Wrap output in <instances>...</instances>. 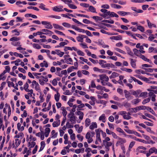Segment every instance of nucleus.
Listing matches in <instances>:
<instances>
[{
  "label": "nucleus",
  "instance_id": "nucleus-1",
  "mask_svg": "<svg viewBox=\"0 0 157 157\" xmlns=\"http://www.w3.org/2000/svg\"><path fill=\"white\" fill-rule=\"evenodd\" d=\"M96 133V140L95 141V144H98V142L101 143V140L100 137V130L99 129L95 130Z\"/></svg>",
  "mask_w": 157,
  "mask_h": 157
},
{
  "label": "nucleus",
  "instance_id": "nucleus-2",
  "mask_svg": "<svg viewBox=\"0 0 157 157\" xmlns=\"http://www.w3.org/2000/svg\"><path fill=\"white\" fill-rule=\"evenodd\" d=\"M100 11L103 13L102 15H100L101 16L103 17L104 18H107L108 16H110V12L109 11H108L107 10L105 9H101L100 10Z\"/></svg>",
  "mask_w": 157,
  "mask_h": 157
},
{
  "label": "nucleus",
  "instance_id": "nucleus-3",
  "mask_svg": "<svg viewBox=\"0 0 157 157\" xmlns=\"http://www.w3.org/2000/svg\"><path fill=\"white\" fill-rule=\"evenodd\" d=\"M31 86L33 88L34 86L35 90L38 92L40 91V87L38 83L36 82V81L33 80V81Z\"/></svg>",
  "mask_w": 157,
  "mask_h": 157
},
{
  "label": "nucleus",
  "instance_id": "nucleus-4",
  "mask_svg": "<svg viewBox=\"0 0 157 157\" xmlns=\"http://www.w3.org/2000/svg\"><path fill=\"white\" fill-rule=\"evenodd\" d=\"M117 140H118L117 141L116 144V146L117 147L120 145H122L123 144L126 142V140L125 139L121 138L120 137Z\"/></svg>",
  "mask_w": 157,
  "mask_h": 157
},
{
  "label": "nucleus",
  "instance_id": "nucleus-5",
  "mask_svg": "<svg viewBox=\"0 0 157 157\" xmlns=\"http://www.w3.org/2000/svg\"><path fill=\"white\" fill-rule=\"evenodd\" d=\"M41 24L44 25H45V28L48 29H52L53 28V26L51 25V23L47 21H42Z\"/></svg>",
  "mask_w": 157,
  "mask_h": 157
},
{
  "label": "nucleus",
  "instance_id": "nucleus-6",
  "mask_svg": "<svg viewBox=\"0 0 157 157\" xmlns=\"http://www.w3.org/2000/svg\"><path fill=\"white\" fill-rule=\"evenodd\" d=\"M99 78L101 80L105 81L106 82H108L109 78L108 76L105 74H101L99 75Z\"/></svg>",
  "mask_w": 157,
  "mask_h": 157
},
{
  "label": "nucleus",
  "instance_id": "nucleus-7",
  "mask_svg": "<svg viewBox=\"0 0 157 157\" xmlns=\"http://www.w3.org/2000/svg\"><path fill=\"white\" fill-rule=\"evenodd\" d=\"M63 7L62 6H54L52 8L53 11L56 12H61L64 11L63 9Z\"/></svg>",
  "mask_w": 157,
  "mask_h": 157
},
{
  "label": "nucleus",
  "instance_id": "nucleus-8",
  "mask_svg": "<svg viewBox=\"0 0 157 157\" xmlns=\"http://www.w3.org/2000/svg\"><path fill=\"white\" fill-rule=\"evenodd\" d=\"M85 137L87 140V142L89 143H90L93 141V139L92 138V136L91 137V134L90 132H87L86 133Z\"/></svg>",
  "mask_w": 157,
  "mask_h": 157
},
{
  "label": "nucleus",
  "instance_id": "nucleus-9",
  "mask_svg": "<svg viewBox=\"0 0 157 157\" xmlns=\"http://www.w3.org/2000/svg\"><path fill=\"white\" fill-rule=\"evenodd\" d=\"M130 91L131 92V94L135 96V97H138V95L141 92V90H137L136 91L132 90Z\"/></svg>",
  "mask_w": 157,
  "mask_h": 157
},
{
  "label": "nucleus",
  "instance_id": "nucleus-10",
  "mask_svg": "<svg viewBox=\"0 0 157 157\" xmlns=\"http://www.w3.org/2000/svg\"><path fill=\"white\" fill-rule=\"evenodd\" d=\"M41 31L45 32L44 33V35H48L50 36L53 33L51 31L46 29H43L41 30Z\"/></svg>",
  "mask_w": 157,
  "mask_h": 157
},
{
  "label": "nucleus",
  "instance_id": "nucleus-11",
  "mask_svg": "<svg viewBox=\"0 0 157 157\" xmlns=\"http://www.w3.org/2000/svg\"><path fill=\"white\" fill-rule=\"evenodd\" d=\"M139 57L144 61L148 62L151 64H153L151 61L146 58L144 56L141 54L140 55Z\"/></svg>",
  "mask_w": 157,
  "mask_h": 157
},
{
  "label": "nucleus",
  "instance_id": "nucleus-12",
  "mask_svg": "<svg viewBox=\"0 0 157 157\" xmlns=\"http://www.w3.org/2000/svg\"><path fill=\"white\" fill-rule=\"evenodd\" d=\"M130 64L132 67L134 69L136 68H137L136 64V60L132 59H130Z\"/></svg>",
  "mask_w": 157,
  "mask_h": 157
},
{
  "label": "nucleus",
  "instance_id": "nucleus-13",
  "mask_svg": "<svg viewBox=\"0 0 157 157\" xmlns=\"http://www.w3.org/2000/svg\"><path fill=\"white\" fill-rule=\"evenodd\" d=\"M146 21L147 24V26L149 28L151 29L152 27H156V25L155 24L151 23L149 20L147 19Z\"/></svg>",
  "mask_w": 157,
  "mask_h": 157
},
{
  "label": "nucleus",
  "instance_id": "nucleus-14",
  "mask_svg": "<svg viewBox=\"0 0 157 157\" xmlns=\"http://www.w3.org/2000/svg\"><path fill=\"white\" fill-rule=\"evenodd\" d=\"M53 25L54 27L56 29L61 30H64L65 29L63 27L57 24L54 23L53 24Z\"/></svg>",
  "mask_w": 157,
  "mask_h": 157
},
{
  "label": "nucleus",
  "instance_id": "nucleus-15",
  "mask_svg": "<svg viewBox=\"0 0 157 157\" xmlns=\"http://www.w3.org/2000/svg\"><path fill=\"white\" fill-rule=\"evenodd\" d=\"M103 143L105 148L108 150L109 149V147L112 145V143L111 142H105Z\"/></svg>",
  "mask_w": 157,
  "mask_h": 157
},
{
  "label": "nucleus",
  "instance_id": "nucleus-16",
  "mask_svg": "<svg viewBox=\"0 0 157 157\" xmlns=\"http://www.w3.org/2000/svg\"><path fill=\"white\" fill-rule=\"evenodd\" d=\"M97 128V125L96 122H93L91 123L89 126V128L91 130H93Z\"/></svg>",
  "mask_w": 157,
  "mask_h": 157
},
{
  "label": "nucleus",
  "instance_id": "nucleus-17",
  "mask_svg": "<svg viewBox=\"0 0 157 157\" xmlns=\"http://www.w3.org/2000/svg\"><path fill=\"white\" fill-rule=\"evenodd\" d=\"M90 99L91 101L89 102V103L92 105H95V101H96V99L94 96H91Z\"/></svg>",
  "mask_w": 157,
  "mask_h": 157
},
{
  "label": "nucleus",
  "instance_id": "nucleus-18",
  "mask_svg": "<svg viewBox=\"0 0 157 157\" xmlns=\"http://www.w3.org/2000/svg\"><path fill=\"white\" fill-rule=\"evenodd\" d=\"M47 54V55L48 57L50 58V59L54 60L56 59V57H52L50 54V51L48 50H46V52H45Z\"/></svg>",
  "mask_w": 157,
  "mask_h": 157
},
{
  "label": "nucleus",
  "instance_id": "nucleus-19",
  "mask_svg": "<svg viewBox=\"0 0 157 157\" xmlns=\"http://www.w3.org/2000/svg\"><path fill=\"white\" fill-rule=\"evenodd\" d=\"M77 114L79 116V119L81 120H82L83 118L84 113L80 111H78L77 112Z\"/></svg>",
  "mask_w": 157,
  "mask_h": 157
},
{
  "label": "nucleus",
  "instance_id": "nucleus-20",
  "mask_svg": "<svg viewBox=\"0 0 157 157\" xmlns=\"http://www.w3.org/2000/svg\"><path fill=\"white\" fill-rule=\"evenodd\" d=\"M117 13L121 16H124L130 14V13L129 12H126L123 11H119L117 12Z\"/></svg>",
  "mask_w": 157,
  "mask_h": 157
},
{
  "label": "nucleus",
  "instance_id": "nucleus-21",
  "mask_svg": "<svg viewBox=\"0 0 157 157\" xmlns=\"http://www.w3.org/2000/svg\"><path fill=\"white\" fill-rule=\"evenodd\" d=\"M60 123V120L56 121L53 122L52 126L54 127H57L59 125Z\"/></svg>",
  "mask_w": 157,
  "mask_h": 157
},
{
  "label": "nucleus",
  "instance_id": "nucleus-22",
  "mask_svg": "<svg viewBox=\"0 0 157 157\" xmlns=\"http://www.w3.org/2000/svg\"><path fill=\"white\" fill-rule=\"evenodd\" d=\"M125 49L126 50L128 54L131 56H133L134 54L131 51L130 48L128 47H125Z\"/></svg>",
  "mask_w": 157,
  "mask_h": 157
},
{
  "label": "nucleus",
  "instance_id": "nucleus-23",
  "mask_svg": "<svg viewBox=\"0 0 157 157\" xmlns=\"http://www.w3.org/2000/svg\"><path fill=\"white\" fill-rule=\"evenodd\" d=\"M11 44L15 46H21V42L18 41H13L11 42Z\"/></svg>",
  "mask_w": 157,
  "mask_h": 157
},
{
  "label": "nucleus",
  "instance_id": "nucleus-24",
  "mask_svg": "<svg viewBox=\"0 0 157 157\" xmlns=\"http://www.w3.org/2000/svg\"><path fill=\"white\" fill-rule=\"evenodd\" d=\"M85 126L86 127H88L91 123V120L89 118H86L85 121Z\"/></svg>",
  "mask_w": 157,
  "mask_h": 157
},
{
  "label": "nucleus",
  "instance_id": "nucleus-25",
  "mask_svg": "<svg viewBox=\"0 0 157 157\" xmlns=\"http://www.w3.org/2000/svg\"><path fill=\"white\" fill-rule=\"evenodd\" d=\"M50 132V129L49 128H47L45 129L44 135L46 137H48Z\"/></svg>",
  "mask_w": 157,
  "mask_h": 157
},
{
  "label": "nucleus",
  "instance_id": "nucleus-26",
  "mask_svg": "<svg viewBox=\"0 0 157 157\" xmlns=\"http://www.w3.org/2000/svg\"><path fill=\"white\" fill-rule=\"evenodd\" d=\"M119 74L115 72H113L112 73L111 75L109 76V78L111 79L117 77L119 76Z\"/></svg>",
  "mask_w": 157,
  "mask_h": 157
},
{
  "label": "nucleus",
  "instance_id": "nucleus-27",
  "mask_svg": "<svg viewBox=\"0 0 157 157\" xmlns=\"http://www.w3.org/2000/svg\"><path fill=\"white\" fill-rule=\"evenodd\" d=\"M99 120L101 121L103 123H105L106 121L105 115L104 114H103L99 117Z\"/></svg>",
  "mask_w": 157,
  "mask_h": 157
},
{
  "label": "nucleus",
  "instance_id": "nucleus-28",
  "mask_svg": "<svg viewBox=\"0 0 157 157\" xmlns=\"http://www.w3.org/2000/svg\"><path fill=\"white\" fill-rule=\"evenodd\" d=\"M60 96V94L58 92V91H57V94H55L54 95L55 99L56 102L59 101Z\"/></svg>",
  "mask_w": 157,
  "mask_h": 157
},
{
  "label": "nucleus",
  "instance_id": "nucleus-29",
  "mask_svg": "<svg viewBox=\"0 0 157 157\" xmlns=\"http://www.w3.org/2000/svg\"><path fill=\"white\" fill-rule=\"evenodd\" d=\"M65 62L68 64L72 65L73 60L71 58H67L65 59Z\"/></svg>",
  "mask_w": 157,
  "mask_h": 157
},
{
  "label": "nucleus",
  "instance_id": "nucleus-30",
  "mask_svg": "<svg viewBox=\"0 0 157 157\" xmlns=\"http://www.w3.org/2000/svg\"><path fill=\"white\" fill-rule=\"evenodd\" d=\"M40 65L41 67H43L44 66L45 67L47 68L48 67V64L47 62L45 60L43 61V63H40Z\"/></svg>",
  "mask_w": 157,
  "mask_h": 157
},
{
  "label": "nucleus",
  "instance_id": "nucleus-31",
  "mask_svg": "<svg viewBox=\"0 0 157 157\" xmlns=\"http://www.w3.org/2000/svg\"><path fill=\"white\" fill-rule=\"evenodd\" d=\"M131 9L132 10L138 13H142L143 12V11L141 10L137 9L135 7H132Z\"/></svg>",
  "mask_w": 157,
  "mask_h": 157
},
{
  "label": "nucleus",
  "instance_id": "nucleus-32",
  "mask_svg": "<svg viewBox=\"0 0 157 157\" xmlns=\"http://www.w3.org/2000/svg\"><path fill=\"white\" fill-rule=\"evenodd\" d=\"M56 54L60 57H62L64 55V53L63 52H61L59 50L56 49Z\"/></svg>",
  "mask_w": 157,
  "mask_h": 157
},
{
  "label": "nucleus",
  "instance_id": "nucleus-33",
  "mask_svg": "<svg viewBox=\"0 0 157 157\" xmlns=\"http://www.w3.org/2000/svg\"><path fill=\"white\" fill-rule=\"evenodd\" d=\"M135 143V142L134 141H132L130 143L128 148V151H131V149L134 146Z\"/></svg>",
  "mask_w": 157,
  "mask_h": 157
},
{
  "label": "nucleus",
  "instance_id": "nucleus-34",
  "mask_svg": "<svg viewBox=\"0 0 157 157\" xmlns=\"http://www.w3.org/2000/svg\"><path fill=\"white\" fill-rule=\"evenodd\" d=\"M69 43L68 41L67 40H65L64 41L62 42L59 43L60 46H61V47H63L64 45H67Z\"/></svg>",
  "mask_w": 157,
  "mask_h": 157
},
{
  "label": "nucleus",
  "instance_id": "nucleus-35",
  "mask_svg": "<svg viewBox=\"0 0 157 157\" xmlns=\"http://www.w3.org/2000/svg\"><path fill=\"white\" fill-rule=\"evenodd\" d=\"M140 101L141 100L140 99H135L132 100L131 102L132 104L135 105L139 103Z\"/></svg>",
  "mask_w": 157,
  "mask_h": 157
},
{
  "label": "nucleus",
  "instance_id": "nucleus-36",
  "mask_svg": "<svg viewBox=\"0 0 157 157\" xmlns=\"http://www.w3.org/2000/svg\"><path fill=\"white\" fill-rule=\"evenodd\" d=\"M89 10L92 12L97 13L96 9L93 6H89Z\"/></svg>",
  "mask_w": 157,
  "mask_h": 157
},
{
  "label": "nucleus",
  "instance_id": "nucleus-37",
  "mask_svg": "<svg viewBox=\"0 0 157 157\" xmlns=\"http://www.w3.org/2000/svg\"><path fill=\"white\" fill-rule=\"evenodd\" d=\"M45 5L43 3H41L40 4V6L39 7L40 8L46 11L48 10L49 9L47 8H45Z\"/></svg>",
  "mask_w": 157,
  "mask_h": 157
},
{
  "label": "nucleus",
  "instance_id": "nucleus-38",
  "mask_svg": "<svg viewBox=\"0 0 157 157\" xmlns=\"http://www.w3.org/2000/svg\"><path fill=\"white\" fill-rule=\"evenodd\" d=\"M61 109L62 110V113L64 116L63 117H66V116L67 114V112L65 108L63 107H62L61 108Z\"/></svg>",
  "mask_w": 157,
  "mask_h": 157
},
{
  "label": "nucleus",
  "instance_id": "nucleus-39",
  "mask_svg": "<svg viewBox=\"0 0 157 157\" xmlns=\"http://www.w3.org/2000/svg\"><path fill=\"white\" fill-rule=\"evenodd\" d=\"M127 114V115L125 114L123 116V118L126 120H129L131 119L132 117L130 116V113L128 112Z\"/></svg>",
  "mask_w": 157,
  "mask_h": 157
},
{
  "label": "nucleus",
  "instance_id": "nucleus-40",
  "mask_svg": "<svg viewBox=\"0 0 157 157\" xmlns=\"http://www.w3.org/2000/svg\"><path fill=\"white\" fill-rule=\"evenodd\" d=\"M121 70L122 71H125L128 73H131L132 71V70L131 69L127 68H121Z\"/></svg>",
  "mask_w": 157,
  "mask_h": 157
},
{
  "label": "nucleus",
  "instance_id": "nucleus-41",
  "mask_svg": "<svg viewBox=\"0 0 157 157\" xmlns=\"http://www.w3.org/2000/svg\"><path fill=\"white\" fill-rule=\"evenodd\" d=\"M109 17H115L117 18H118L119 17L118 15L115 13L113 12H110Z\"/></svg>",
  "mask_w": 157,
  "mask_h": 157
},
{
  "label": "nucleus",
  "instance_id": "nucleus-42",
  "mask_svg": "<svg viewBox=\"0 0 157 157\" xmlns=\"http://www.w3.org/2000/svg\"><path fill=\"white\" fill-rule=\"evenodd\" d=\"M40 145H41V147H40V150H39V151H42L44 148L45 147V143L44 141H42L40 143Z\"/></svg>",
  "mask_w": 157,
  "mask_h": 157
},
{
  "label": "nucleus",
  "instance_id": "nucleus-43",
  "mask_svg": "<svg viewBox=\"0 0 157 157\" xmlns=\"http://www.w3.org/2000/svg\"><path fill=\"white\" fill-rule=\"evenodd\" d=\"M147 110L150 112V113H151L152 114L154 115H155L156 114L155 112L154 111V110H153L151 108L149 107H147L146 109Z\"/></svg>",
  "mask_w": 157,
  "mask_h": 157
},
{
  "label": "nucleus",
  "instance_id": "nucleus-44",
  "mask_svg": "<svg viewBox=\"0 0 157 157\" xmlns=\"http://www.w3.org/2000/svg\"><path fill=\"white\" fill-rule=\"evenodd\" d=\"M24 136V134L22 132L19 133L17 135H16L14 137L16 138H20L21 139L23 138Z\"/></svg>",
  "mask_w": 157,
  "mask_h": 157
},
{
  "label": "nucleus",
  "instance_id": "nucleus-45",
  "mask_svg": "<svg viewBox=\"0 0 157 157\" xmlns=\"http://www.w3.org/2000/svg\"><path fill=\"white\" fill-rule=\"evenodd\" d=\"M62 25L64 27L69 28L71 27V25L67 22H63L62 24Z\"/></svg>",
  "mask_w": 157,
  "mask_h": 157
},
{
  "label": "nucleus",
  "instance_id": "nucleus-46",
  "mask_svg": "<svg viewBox=\"0 0 157 157\" xmlns=\"http://www.w3.org/2000/svg\"><path fill=\"white\" fill-rule=\"evenodd\" d=\"M151 100V97H148V98L144 99L142 102V104L143 105H144L150 101Z\"/></svg>",
  "mask_w": 157,
  "mask_h": 157
},
{
  "label": "nucleus",
  "instance_id": "nucleus-47",
  "mask_svg": "<svg viewBox=\"0 0 157 157\" xmlns=\"http://www.w3.org/2000/svg\"><path fill=\"white\" fill-rule=\"evenodd\" d=\"M20 40V38L17 37H13L11 38L10 40L13 41H17Z\"/></svg>",
  "mask_w": 157,
  "mask_h": 157
},
{
  "label": "nucleus",
  "instance_id": "nucleus-48",
  "mask_svg": "<svg viewBox=\"0 0 157 157\" xmlns=\"http://www.w3.org/2000/svg\"><path fill=\"white\" fill-rule=\"evenodd\" d=\"M133 51L135 55L139 57L140 55H139V51L136 48H134L133 49Z\"/></svg>",
  "mask_w": 157,
  "mask_h": 157
},
{
  "label": "nucleus",
  "instance_id": "nucleus-49",
  "mask_svg": "<svg viewBox=\"0 0 157 157\" xmlns=\"http://www.w3.org/2000/svg\"><path fill=\"white\" fill-rule=\"evenodd\" d=\"M33 47L36 49H39L41 48V47L38 44L34 43L33 44Z\"/></svg>",
  "mask_w": 157,
  "mask_h": 157
},
{
  "label": "nucleus",
  "instance_id": "nucleus-50",
  "mask_svg": "<svg viewBox=\"0 0 157 157\" xmlns=\"http://www.w3.org/2000/svg\"><path fill=\"white\" fill-rule=\"evenodd\" d=\"M112 39L115 40H122V37L120 36H114L112 37Z\"/></svg>",
  "mask_w": 157,
  "mask_h": 157
},
{
  "label": "nucleus",
  "instance_id": "nucleus-51",
  "mask_svg": "<svg viewBox=\"0 0 157 157\" xmlns=\"http://www.w3.org/2000/svg\"><path fill=\"white\" fill-rule=\"evenodd\" d=\"M27 4V2L25 1L21 2L19 0L17 1L16 3V5H19L20 4H23V5H26Z\"/></svg>",
  "mask_w": 157,
  "mask_h": 157
},
{
  "label": "nucleus",
  "instance_id": "nucleus-52",
  "mask_svg": "<svg viewBox=\"0 0 157 157\" xmlns=\"http://www.w3.org/2000/svg\"><path fill=\"white\" fill-rule=\"evenodd\" d=\"M114 65L112 63H106L105 64V67H110L111 68H114Z\"/></svg>",
  "mask_w": 157,
  "mask_h": 157
},
{
  "label": "nucleus",
  "instance_id": "nucleus-53",
  "mask_svg": "<svg viewBox=\"0 0 157 157\" xmlns=\"http://www.w3.org/2000/svg\"><path fill=\"white\" fill-rule=\"evenodd\" d=\"M116 130L119 132H120V133H122L124 135H126V134L125 133V132L122 129H121V128H116Z\"/></svg>",
  "mask_w": 157,
  "mask_h": 157
},
{
  "label": "nucleus",
  "instance_id": "nucleus-54",
  "mask_svg": "<svg viewBox=\"0 0 157 157\" xmlns=\"http://www.w3.org/2000/svg\"><path fill=\"white\" fill-rule=\"evenodd\" d=\"M101 8L105 9H109L110 8L108 4H104L101 6Z\"/></svg>",
  "mask_w": 157,
  "mask_h": 157
},
{
  "label": "nucleus",
  "instance_id": "nucleus-55",
  "mask_svg": "<svg viewBox=\"0 0 157 157\" xmlns=\"http://www.w3.org/2000/svg\"><path fill=\"white\" fill-rule=\"evenodd\" d=\"M92 18L97 21H100L102 19V17L98 16H93L92 17Z\"/></svg>",
  "mask_w": 157,
  "mask_h": 157
},
{
  "label": "nucleus",
  "instance_id": "nucleus-56",
  "mask_svg": "<svg viewBox=\"0 0 157 157\" xmlns=\"http://www.w3.org/2000/svg\"><path fill=\"white\" fill-rule=\"evenodd\" d=\"M137 29L142 32H144V28L142 26H138L137 27Z\"/></svg>",
  "mask_w": 157,
  "mask_h": 157
},
{
  "label": "nucleus",
  "instance_id": "nucleus-57",
  "mask_svg": "<svg viewBox=\"0 0 157 157\" xmlns=\"http://www.w3.org/2000/svg\"><path fill=\"white\" fill-rule=\"evenodd\" d=\"M103 22L106 23H108L110 24H113L114 23V21L111 19H110L109 20H104L102 21Z\"/></svg>",
  "mask_w": 157,
  "mask_h": 157
},
{
  "label": "nucleus",
  "instance_id": "nucleus-58",
  "mask_svg": "<svg viewBox=\"0 0 157 157\" xmlns=\"http://www.w3.org/2000/svg\"><path fill=\"white\" fill-rule=\"evenodd\" d=\"M138 108V110H144L147 109L146 106L144 105H141L137 106Z\"/></svg>",
  "mask_w": 157,
  "mask_h": 157
},
{
  "label": "nucleus",
  "instance_id": "nucleus-59",
  "mask_svg": "<svg viewBox=\"0 0 157 157\" xmlns=\"http://www.w3.org/2000/svg\"><path fill=\"white\" fill-rule=\"evenodd\" d=\"M114 49L116 51L119 52L121 53L124 54H125L126 52L122 50L121 49L118 48H115Z\"/></svg>",
  "mask_w": 157,
  "mask_h": 157
},
{
  "label": "nucleus",
  "instance_id": "nucleus-60",
  "mask_svg": "<svg viewBox=\"0 0 157 157\" xmlns=\"http://www.w3.org/2000/svg\"><path fill=\"white\" fill-rule=\"evenodd\" d=\"M123 106H124L126 108L129 107L130 106V105L129 103L125 101L123 102Z\"/></svg>",
  "mask_w": 157,
  "mask_h": 157
},
{
  "label": "nucleus",
  "instance_id": "nucleus-61",
  "mask_svg": "<svg viewBox=\"0 0 157 157\" xmlns=\"http://www.w3.org/2000/svg\"><path fill=\"white\" fill-rule=\"evenodd\" d=\"M140 95L139 96V97H145L147 95V92H143L142 93H140Z\"/></svg>",
  "mask_w": 157,
  "mask_h": 157
},
{
  "label": "nucleus",
  "instance_id": "nucleus-62",
  "mask_svg": "<svg viewBox=\"0 0 157 157\" xmlns=\"http://www.w3.org/2000/svg\"><path fill=\"white\" fill-rule=\"evenodd\" d=\"M130 110L132 112L136 113L139 111L138 107L137 106L135 108H132L130 109Z\"/></svg>",
  "mask_w": 157,
  "mask_h": 157
},
{
  "label": "nucleus",
  "instance_id": "nucleus-63",
  "mask_svg": "<svg viewBox=\"0 0 157 157\" xmlns=\"http://www.w3.org/2000/svg\"><path fill=\"white\" fill-rule=\"evenodd\" d=\"M96 102L98 104L100 103L104 105H105L106 103V102L105 101L101 100L97 101Z\"/></svg>",
  "mask_w": 157,
  "mask_h": 157
},
{
  "label": "nucleus",
  "instance_id": "nucleus-64",
  "mask_svg": "<svg viewBox=\"0 0 157 157\" xmlns=\"http://www.w3.org/2000/svg\"><path fill=\"white\" fill-rule=\"evenodd\" d=\"M68 6L71 9H76L77 8V7L74 5V4H68Z\"/></svg>",
  "mask_w": 157,
  "mask_h": 157
}]
</instances>
